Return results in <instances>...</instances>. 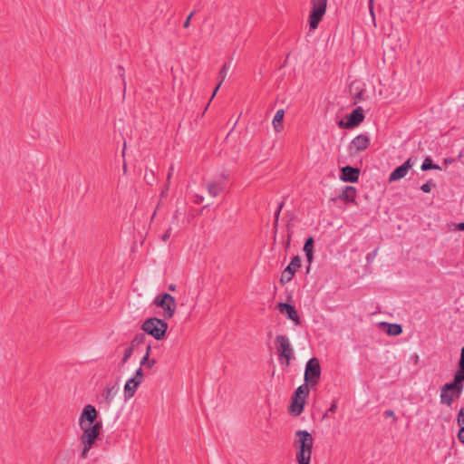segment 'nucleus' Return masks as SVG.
Listing matches in <instances>:
<instances>
[{"label":"nucleus","instance_id":"nucleus-10","mask_svg":"<svg viewBox=\"0 0 464 464\" xmlns=\"http://www.w3.org/2000/svg\"><path fill=\"white\" fill-rule=\"evenodd\" d=\"M143 381V372L141 367H140L133 377L129 379L124 386V397L125 400H129L132 398L137 391V388Z\"/></svg>","mask_w":464,"mask_h":464},{"label":"nucleus","instance_id":"nucleus-1","mask_svg":"<svg viewBox=\"0 0 464 464\" xmlns=\"http://www.w3.org/2000/svg\"><path fill=\"white\" fill-rule=\"evenodd\" d=\"M314 438L310 432L304 430L295 431L294 447L296 450V461L298 464H310Z\"/></svg>","mask_w":464,"mask_h":464},{"label":"nucleus","instance_id":"nucleus-31","mask_svg":"<svg viewBox=\"0 0 464 464\" xmlns=\"http://www.w3.org/2000/svg\"><path fill=\"white\" fill-rule=\"evenodd\" d=\"M173 172H174V166L171 165L169 168V171H168V175H167V183L165 185V188L162 190L161 192V196H164L166 191L169 189V180L173 175Z\"/></svg>","mask_w":464,"mask_h":464},{"label":"nucleus","instance_id":"nucleus-48","mask_svg":"<svg viewBox=\"0 0 464 464\" xmlns=\"http://www.w3.org/2000/svg\"><path fill=\"white\" fill-rule=\"evenodd\" d=\"M278 220H279V219L275 218V221H274V227H275V228H276V227H277V226H278Z\"/></svg>","mask_w":464,"mask_h":464},{"label":"nucleus","instance_id":"nucleus-19","mask_svg":"<svg viewBox=\"0 0 464 464\" xmlns=\"http://www.w3.org/2000/svg\"><path fill=\"white\" fill-rule=\"evenodd\" d=\"M338 198L344 202L355 203L356 188L352 186H346Z\"/></svg>","mask_w":464,"mask_h":464},{"label":"nucleus","instance_id":"nucleus-25","mask_svg":"<svg viewBox=\"0 0 464 464\" xmlns=\"http://www.w3.org/2000/svg\"><path fill=\"white\" fill-rule=\"evenodd\" d=\"M150 351H151V346H150V344H148L146 347L145 355L143 356V358L140 361V365L145 366L149 369L152 368L156 363V361L154 359H150Z\"/></svg>","mask_w":464,"mask_h":464},{"label":"nucleus","instance_id":"nucleus-32","mask_svg":"<svg viewBox=\"0 0 464 464\" xmlns=\"http://www.w3.org/2000/svg\"><path fill=\"white\" fill-rule=\"evenodd\" d=\"M435 186L436 185L432 180H429L420 187V189L425 193H430L431 188H434Z\"/></svg>","mask_w":464,"mask_h":464},{"label":"nucleus","instance_id":"nucleus-29","mask_svg":"<svg viewBox=\"0 0 464 464\" xmlns=\"http://www.w3.org/2000/svg\"><path fill=\"white\" fill-rule=\"evenodd\" d=\"M429 169H440L439 165L433 164L430 158H426L421 164V170L427 171Z\"/></svg>","mask_w":464,"mask_h":464},{"label":"nucleus","instance_id":"nucleus-37","mask_svg":"<svg viewBox=\"0 0 464 464\" xmlns=\"http://www.w3.org/2000/svg\"><path fill=\"white\" fill-rule=\"evenodd\" d=\"M194 14H195V12H191V13L189 14V15L187 17L186 21H185V22H184V24H183V26H184L185 28H188V27L189 26V24H190V20H191L192 16L194 15Z\"/></svg>","mask_w":464,"mask_h":464},{"label":"nucleus","instance_id":"nucleus-38","mask_svg":"<svg viewBox=\"0 0 464 464\" xmlns=\"http://www.w3.org/2000/svg\"><path fill=\"white\" fill-rule=\"evenodd\" d=\"M283 207H284V203L281 202L278 205V208H277V209H276V211L275 213V218L279 219V216H280V213H281V210H282Z\"/></svg>","mask_w":464,"mask_h":464},{"label":"nucleus","instance_id":"nucleus-17","mask_svg":"<svg viewBox=\"0 0 464 464\" xmlns=\"http://www.w3.org/2000/svg\"><path fill=\"white\" fill-rule=\"evenodd\" d=\"M341 179L345 182H356L359 179L360 170L351 166L343 167L341 169Z\"/></svg>","mask_w":464,"mask_h":464},{"label":"nucleus","instance_id":"nucleus-26","mask_svg":"<svg viewBox=\"0 0 464 464\" xmlns=\"http://www.w3.org/2000/svg\"><path fill=\"white\" fill-rule=\"evenodd\" d=\"M309 387H310V385H308V383H305V384H303V385L299 386L295 390L293 398H295V399H303L304 398L305 400V398L309 394Z\"/></svg>","mask_w":464,"mask_h":464},{"label":"nucleus","instance_id":"nucleus-2","mask_svg":"<svg viewBox=\"0 0 464 464\" xmlns=\"http://www.w3.org/2000/svg\"><path fill=\"white\" fill-rule=\"evenodd\" d=\"M141 329L146 334L160 341L165 337L166 332L168 330V324L163 319L151 317L143 322Z\"/></svg>","mask_w":464,"mask_h":464},{"label":"nucleus","instance_id":"nucleus-20","mask_svg":"<svg viewBox=\"0 0 464 464\" xmlns=\"http://www.w3.org/2000/svg\"><path fill=\"white\" fill-rule=\"evenodd\" d=\"M304 402H305V400L304 398L303 399L293 398L292 403L290 406V412L295 416L300 415L304 411Z\"/></svg>","mask_w":464,"mask_h":464},{"label":"nucleus","instance_id":"nucleus-40","mask_svg":"<svg viewBox=\"0 0 464 464\" xmlns=\"http://www.w3.org/2000/svg\"><path fill=\"white\" fill-rule=\"evenodd\" d=\"M369 10H370L372 19L374 20L375 15H374V12H373V0H369Z\"/></svg>","mask_w":464,"mask_h":464},{"label":"nucleus","instance_id":"nucleus-43","mask_svg":"<svg viewBox=\"0 0 464 464\" xmlns=\"http://www.w3.org/2000/svg\"><path fill=\"white\" fill-rule=\"evenodd\" d=\"M170 237V229H168L162 236V240L166 242Z\"/></svg>","mask_w":464,"mask_h":464},{"label":"nucleus","instance_id":"nucleus-47","mask_svg":"<svg viewBox=\"0 0 464 464\" xmlns=\"http://www.w3.org/2000/svg\"><path fill=\"white\" fill-rule=\"evenodd\" d=\"M169 289L170 291H175L176 290V285L171 284V285H169Z\"/></svg>","mask_w":464,"mask_h":464},{"label":"nucleus","instance_id":"nucleus-44","mask_svg":"<svg viewBox=\"0 0 464 464\" xmlns=\"http://www.w3.org/2000/svg\"><path fill=\"white\" fill-rule=\"evenodd\" d=\"M337 409V404L335 401H334L331 405V407L328 409L327 412H334Z\"/></svg>","mask_w":464,"mask_h":464},{"label":"nucleus","instance_id":"nucleus-51","mask_svg":"<svg viewBox=\"0 0 464 464\" xmlns=\"http://www.w3.org/2000/svg\"><path fill=\"white\" fill-rule=\"evenodd\" d=\"M125 148H126V143H124V145H123V151H122V154H124Z\"/></svg>","mask_w":464,"mask_h":464},{"label":"nucleus","instance_id":"nucleus-33","mask_svg":"<svg viewBox=\"0 0 464 464\" xmlns=\"http://www.w3.org/2000/svg\"><path fill=\"white\" fill-rule=\"evenodd\" d=\"M364 93H365V90L360 89V90H358V92H356L353 94L354 104L357 103L358 102L363 100Z\"/></svg>","mask_w":464,"mask_h":464},{"label":"nucleus","instance_id":"nucleus-23","mask_svg":"<svg viewBox=\"0 0 464 464\" xmlns=\"http://www.w3.org/2000/svg\"><path fill=\"white\" fill-rule=\"evenodd\" d=\"M304 251L305 252L307 261L310 265L314 258V238L312 237L306 239L304 246Z\"/></svg>","mask_w":464,"mask_h":464},{"label":"nucleus","instance_id":"nucleus-11","mask_svg":"<svg viewBox=\"0 0 464 464\" xmlns=\"http://www.w3.org/2000/svg\"><path fill=\"white\" fill-rule=\"evenodd\" d=\"M301 266V258L299 256H295L292 258L290 264L282 272L280 282L285 284L290 282L295 276V273Z\"/></svg>","mask_w":464,"mask_h":464},{"label":"nucleus","instance_id":"nucleus-9","mask_svg":"<svg viewBox=\"0 0 464 464\" xmlns=\"http://www.w3.org/2000/svg\"><path fill=\"white\" fill-rule=\"evenodd\" d=\"M312 10L309 14L310 29H316L326 11L327 0H312Z\"/></svg>","mask_w":464,"mask_h":464},{"label":"nucleus","instance_id":"nucleus-15","mask_svg":"<svg viewBox=\"0 0 464 464\" xmlns=\"http://www.w3.org/2000/svg\"><path fill=\"white\" fill-rule=\"evenodd\" d=\"M277 308L281 314H285L296 325L300 324V317L293 305L286 303H279Z\"/></svg>","mask_w":464,"mask_h":464},{"label":"nucleus","instance_id":"nucleus-45","mask_svg":"<svg viewBox=\"0 0 464 464\" xmlns=\"http://www.w3.org/2000/svg\"><path fill=\"white\" fill-rule=\"evenodd\" d=\"M204 200V198L202 196L197 195L195 203L200 204Z\"/></svg>","mask_w":464,"mask_h":464},{"label":"nucleus","instance_id":"nucleus-18","mask_svg":"<svg viewBox=\"0 0 464 464\" xmlns=\"http://www.w3.org/2000/svg\"><path fill=\"white\" fill-rule=\"evenodd\" d=\"M117 392H118L117 385H113L111 387L105 388L101 394L100 403L103 404L105 407H109L111 404Z\"/></svg>","mask_w":464,"mask_h":464},{"label":"nucleus","instance_id":"nucleus-24","mask_svg":"<svg viewBox=\"0 0 464 464\" xmlns=\"http://www.w3.org/2000/svg\"><path fill=\"white\" fill-rule=\"evenodd\" d=\"M229 69V64L225 63L221 68V70L219 71L218 72V78H219V82L218 84L216 86L213 93H212V96H211V99L214 98V96L216 95L217 92L218 91L219 87L221 86L222 82H224V80L226 79L227 77V71Z\"/></svg>","mask_w":464,"mask_h":464},{"label":"nucleus","instance_id":"nucleus-14","mask_svg":"<svg viewBox=\"0 0 464 464\" xmlns=\"http://www.w3.org/2000/svg\"><path fill=\"white\" fill-rule=\"evenodd\" d=\"M413 166V160L409 158L402 165L396 168L389 176V181H396L404 178Z\"/></svg>","mask_w":464,"mask_h":464},{"label":"nucleus","instance_id":"nucleus-13","mask_svg":"<svg viewBox=\"0 0 464 464\" xmlns=\"http://www.w3.org/2000/svg\"><path fill=\"white\" fill-rule=\"evenodd\" d=\"M370 145V138L365 134L356 136L351 142L349 151L351 155H355L365 150Z\"/></svg>","mask_w":464,"mask_h":464},{"label":"nucleus","instance_id":"nucleus-35","mask_svg":"<svg viewBox=\"0 0 464 464\" xmlns=\"http://www.w3.org/2000/svg\"><path fill=\"white\" fill-rule=\"evenodd\" d=\"M385 417H391L393 419V422L397 421V417L395 416V413L392 410H387L384 411Z\"/></svg>","mask_w":464,"mask_h":464},{"label":"nucleus","instance_id":"nucleus-12","mask_svg":"<svg viewBox=\"0 0 464 464\" xmlns=\"http://www.w3.org/2000/svg\"><path fill=\"white\" fill-rule=\"evenodd\" d=\"M228 175L222 173L218 179L208 182L206 185V188L211 197H217L225 189L226 180H227Z\"/></svg>","mask_w":464,"mask_h":464},{"label":"nucleus","instance_id":"nucleus-3","mask_svg":"<svg viewBox=\"0 0 464 464\" xmlns=\"http://www.w3.org/2000/svg\"><path fill=\"white\" fill-rule=\"evenodd\" d=\"M98 416V412L94 406L87 404L83 407L79 419V425L82 430L92 429V427H98V430L101 431L102 424L101 421H95Z\"/></svg>","mask_w":464,"mask_h":464},{"label":"nucleus","instance_id":"nucleus-30","mask_svg":"<svg viewBox=\"0 0 464 464\" xmlns=\"http://www.w3.org/2000/svg\"><path fill=\"white\" fill-rule=\"evenodd\" d=\"M133 352H134V349L131 346H128L125 349L124 354H123V357H122L121 362V365H124L128 362V360L131 357Z\"/></svg>","mask_w":464,"mask_h":464},{"label":"nucleus","instance_id":"nucleus-39","mask_svg":"<svg viewBox=\"0 0 464 464\" xmlns=\"http://www.w3.org/2000/svg\"><path fill=\"white\" fill-rule=\"evenodd\" d=\"M369 10H370L372 19L374 20L375 15H374V12H373V0H369Z\"/></svg>","mask_w":464,"mask_h":464},{"label":"nucleus","instance_id":"nucleus-5","mask_svg":"<svg viewBox=\"0 0 464 464\" xmlns=\"http://www.w3.org/2000/svg\"><path fill=\"white\" fill-rule=\"evenodd\" d=\"M153 304L156 306L162 308V315L164 319H170L174 316L177 304L175 298L171 295L168 293L159 294L154 298Z\"/></svg>","mask_w":464,"mask_h":464},{"label":"nucleus","instance_id":"nucleus-28","mask_svg":"<svg viewBox=\"0 0 464 464\" xmlns=\"http://www.w3.org/2000/svg\"><path fill=\"white\" fill-rule=\"evenodd\" d=\"M146 341V336L144 334H138L135 335V337L130 342V346H131L133 349L140 346V344H143Z\"/></svg>","mask_w":464,"mask_h":464},{"label":"nucleus","instance_id":"nucleus-49","mask_svg":"<svg viewBox=\"0 0 464 464\" xmlns=\"http://www.w3.org/2000/svg\"><path fill=\"white\" fill-rule=\"evenodd\" d=\"M290 237H291V234L289 233L288 234V239H287V246L290 244Z\"/></svg>","mask_w":464,"mask_h":464},{"label":"nucleus","instance_id":"nucleus-46","mask_svg":"<svg viewBox=\"0 0 464 464\" xmlns=\"http://www.w3.org/2000/svg\"><path fill=\"white\" fill-rule=\"evenodd\" d=\"M457 229H458V230L464 231V222H462V223H459V224L457 225Z\"/></svg>","mask_w":464,"mask_h":464},{"label":"nucleus","instance_id":"nucleus-7","mask_svg":"<svg viewBox=\"0 0 464 464\" xmlns=\"http://www.w3.org/2000/svg\"><path fill=\"white\" fill-rule=\"evenodd\" d=\"M275 342L279 358L285 359V365L288 366L294 357V349L289 338L286 335L279 334L276 337Z\"/></svg>","mask_w":464,"mask_h":464},{"label":"nucleus","instance_id":"nucleus-4","mask_svg":"<svg viewBox=\"0 0 464 464\" xmlns=\"http://www.w3.org/2000/svg\"><path fill=\"white\" fill-rule=\"evenodd\" d=\"M463 384L453 380L452 382L444 384L440 389V403L451 406L454 398H459L462 392Z\"/></svg>","mask_w":464,"mask_h":464},{"label":"nucleus","instance_id":"nucleus-6","mask_svg":"<svg viewBox=\"0 0 464 464\" xmlns=\"http://www.w3.org/2000/svg\"><path fill=\"white\" fill-rule=\"evenodd\" d=\"M82 434L79 437V441L82 446V450L81 452V458L82 459L88 457V453L90 450L94 445L99 434L100 430H98V427H92V429L82 430Z\"/></svg>","mask_w":464,"mask_h":464},{"label":"nucleus","instance_id":"nucleus-27","mask_svg":"<svg viewBox=\"0 0 464 464\" xmlns=\"http://www.w3.org/2000/svg\"><path fill=\"white\" fill-rule=\"evenodd\" d=\"M388 330H387V334L389 335H393V336H396V335H399L401 334L402 332V328L400 324H388Z\"/></svg>","mask_w":464,"mask_h":464},{"label":"nucleus","instance_id":"nucleus-34","mask_svg":"<svg viewBox=\"0 0 464 464\" xmlns=\"http://www.w3.org/2000/svg\"><path fill=\"white\" fill-rule=\"evenodd\" d=\"M458 424L459 426H464V408H461L459 414H458Z\"/></svg>","mask_w":464,"mask_h":464},{"label":"nucleus","instance_id":"nucleus-16","mask_svg":"<svg viewBox=\"0 0 464 464\" xmlns=\"http://www.w3.org/2000/svg\"><path fill=\"white\" fill-rule=\"evenodd\" d=\"M364 120L363 110L362 107H357L353 112L349 115L347 119V122L345 124L346 128H353L360 125Z\"/></svg>","mask_w":464,"mask_h":464},{"label":"nucleus","instance_id":"nucleus-8","mask_svg":"<svg viewBox=\"0 0 464 464\" xmlns=\"http://www.w3.org/2000/svg\"><path fill=\"white\" fill-rule=\"evenodd\" d=\"M321 377V366L317 358L310 359L305 365L304 381L310 387L316 385Z\"/></svg>","mask_w":464,"mask_h":464},{"label":"nucleus","instance_id":"nucleus-21","mask_svg":"<svg viewBox=\"0 0 464 464\" xmlns=\"http://www.w3.org/2000/svg\"><path fill=\"white\" fill-rule=\"evenodd\" d=\"M285 116V111L283 109L277 110L274 119H273V127L276 132H279L283 130V120Z\"/></svg>","mask_w":464,"mask_h":464},{"label":"nucleus","instance_id":"nucleus-36","mask_svg":"<svg viewBox=\"0 0 464 464\" xmlns=\"http://www.w3.org/2000/svg\"><path fill=\"white\" fill-rule=\"evenodd\" d=\"M458 439L461 443H464V426H460V430L458 433Z\"/></svg>","mask_w":464,"mask_h":464},{"label":"nucleus","instance_id":"nucleus-41","mask_svg":"<svg viewBox=\"0 0 464 464\" xmlns=\"http://www.w3.org/2000/svg\"><path fill=\"white\" fill-rule=\"evenodd\" d=\"M118 69H119V74L122 78L123 84H124V87H125L126 86V82H125V77H124V69L121 66H119Z\"/></svg>","mask_w":464,"mask_h":464},{"label":"nucleus","instance_id":"nucleus-22","mask_svg":"<svg viewBox=\"0 0 464 464\" xmlns=\"http://www.w3.org/2000/svg\"><path fill=\"white\" fill-rule=\"evenodd\" d=\"M454 379L458 382H462L464 381V346L461 349L459 369L454 375Z\"/></svg>","mask_w":464,"mask_h":464},{"label":"nucleus","instance_id":"nucleus-42","mask_svg":"<svg viewBox=\"0 0 464 464\" xmlns=\"http://www.w3.org/2000/svg\"><path fill=\"white\" fill-rule=\"evenodd\" d=\"M376 255H377V249H375L372 252L369 253L367 255V257H366L367 261H371L372 259H373L376 256Z\"/></svg>","mask_w":464,"mask_h":464},{"label":"nucleus","instance_id":"nucleus-50","mask_svg":"<svg viewBox=\"0 0 464 464\" xmlns=\"http://www.w3.org/2000/svg\"><path fill=\"white\" fill-rule=\"evenodd\" d=\"M123 171H124V172H126V171H127V165H126V164H124V165H123Z\"/></svg>","mask_w":464,"mask_h":464}]
</instances>
